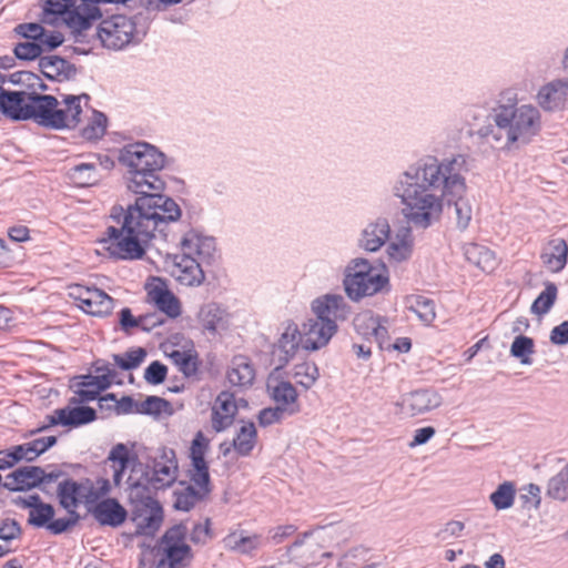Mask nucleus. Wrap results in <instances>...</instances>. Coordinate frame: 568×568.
Here are the masks:
<instances>
[{
    "instance_id": "obj_10",
    "label": "nucleus",
    "mask_w": 568,
    "mask_h": 568,
    "mask_svg": "<svg viewBox=\"0 0 568 568\" xmlns=\"http://www.w3.org/2000/svg\"><path fill=\"white\" fill-rule=\"evenodd\" d=\"M130 499L138 503L131 513V519L136 526L133 536L153 537L163 521L161 504L149 494L139 490H131Z\"/></svg>"
},
{
    "instance_id": "obj_13",
    "label": "nucleus",
    "mask_w": 568,
    "mask_h": 568,
    "mask_svg": "<svg viewBox=\"0 0 568 568\" xmlns=\"http://www.w3.org/2000/svg\"><path fill=\"white\" fill-rule=\"evenodd\" d=\"M312 311L316 318L337 324L338 321H346L351 314V306L339 294H325L312 302Z\"/></svg>"
},
{
    "instance_id": "obj_34",
    "label": "nucleus",
    "mask_w": 568,
    "mask_h": 568,
    "mask_svg": "<svg viewBox=\"0 0 568 568\" xmlns=\"http://www.w3.org/2000/svg\"><path fill=\"white\" fill-rule=\"evenodd\" d=\"M207 495H204L201 489H196L192 485H185L182 489L174 490L173 493V507L176 510L190 511L197 501L203 500Z\"/></svg>"
},
{
    "instance_id": "obj_14",
    "label": "nucleus",
    "mask_w": 568,
    "mask_h": 568,
    "mask_svg": "<svg viewBox=\"0 0 568 568\" xmlns=\"http://www.w3.org/2000/svg\"><path fill=\"white\" fill-rule=\"evenodd\" d=\"M539 106L547 112L568 108V78L555 79L544 84L537 93Z\"/></svg>"
},
{
    "instance_id": "obj_47",
    "label": "nucleus",
    "mask_w": 568,
    "mask_h": 568,
    "mask_svg": "<svg viewBox=\"0 0 568 568\" xmlns=\"http://www.w3.org/2000/svg\"><path fill=\"white\" fill-rule=\"evenodd\" d=\"M170 402L159 396H148L136 406V414L141 415H160Z\"/></svg>"
},
{
    "instance_id": "obj_22",
    "label": "nucleus",
    "mask_w": 568,
    "mask_h": 568,
    "mask_svg": "<svg viewBox=\"0 0 568 568\" xmlns=\"http://www.w3.org/2000/svg\"><path fill=\"white\" fill-rule=\"evenodd\" d=\"M403 403L410 415L416 416L440 406L442 397L432 388H420L408 393Z\"/></svg>"
},
{
    "instance_id": "obj_5",
    "label": "nucleus",
    "mask_w": 568,
    "mask_h": 568,
    "mask_svg": "<svg viewBox=\"0 0 568 568\" xmlns=\"http://www.w3.org/2000/svg\"><path fill=\"white\" fill-rule=\"evenodd\" d=\"M181 254L172 256L173 270L171 274L182 285H201L205 278L202 264L210 265L215 258V239L190 230L181 240Z\"/></svg>"
},
{
    "instance_id": "obj_33",
    "label": "nucleus",
    "mask_w": 568,
    "mask_h": 568,
    "mask_svg": "<svg viewBox=\"0 0 568 568\" xmlns=\"http://www.w3.org/2000/svg\"><path fill=\"white\" fill-rule=\"evenodd\" d=\"M544 286V291L539 293L530 306V312L538 316L549 313L558 296V287L554 282L546 281Z\"/></svg>"
},
{
    "instance_id": "obj_60",
    "label": "nucleus",
    "mask_w": 568,
    "mask_h": 568,
    "mask_svg": "<svg viewBox=\"0 0 568 568\" xmlns=\"http://www.w3.org/2000/svg\"><path fill=\"white\" fill-rule=\"evenodd\" d=\"M119 324L121 329L128 334L131 329L139 327V317L133 316L132 311L129 307H123L119 313Z\"/></svg>"
},
{
    "instance_id": "obj_4",
    "label": "nucleus",
    "mask_w": 568,
    "mask_h": 568,
    "mask_svg": "<svg viewBox=\"0 0 568 568\" xmlns=\"http://www.w3.org/2000/svg\"><path fill=\"white\" fill-rule=\"evenodd\" d=\"M4 94L7 103H1L0 108H2V114L10 120H32L52 130L69 129L67 111L59 108V101L54 95L27 91Z\"/></svg>"
},
{
    "instance_id": "obj_44",
    "label": "nucleus",
    "mask_w": 568,
    "mask_h": 568,
    "mask_svg": "<svg viewBox=\"0 0 568 568\" xmlns=\"http://www.w3.org/2000/svg\"><path fill=\"white\" fill-rule=\"evenodd\" d=\"M320 377V371L315 363L304 362L294 366V378L304 388H311Z\"/></svg>"
},
{
    "instance_id": "obj_25",
    "label": "nucleus",
    "mask_w": 568,
    "mask_h": 568,
    "mask_svg": "<svg viewBox=\"0 0 568 568\" xmlns=\"http://www.w3.org/2000/svg\"><path fill=\"white\" fill-rule=\"evenodd\" d=\"M67 176L79 187H88L102 180V175L98 172L95 162L75 164L68 170Z\"/></svg>"
},
{
    "instance_id": "obj_36",
    "label": "nucleus",
    "mask_w": 568,
    "mask_h": 568,
    "mask_svg": "<svg viewBox=\"0 0 568 568\" xmlns=\"http://www.w3.org/2000/svg\"><path fill=\"white\" fill-rule=\"evenodd\" d=\"M191 480L201 489V491L204 493V495H210L212 491V484L207 462L205 458L191 459Z\"/></svg>"
},
{
    "instance_id": "obj_12",
    "label": "nucleus",
    "mask_w": 568,
    "mask_h": 568,
    "mask_svg": "<svg viewBox=\"0 0 568 568\" xmlns=\"http://www.w3.org/2000/svg\"><path fill=\"white\" fill-rule=\"evenodd\" d=\"M337 324L326 322L318 318H308L302 324L301 337L302 347L306 351H317L329 342L333 335L337 332Z\"/></svg>"
},
{
    "instance_id": "obj_54",
    "label": "nucleus",
    "mask_w": 568,
    "mask_h": 568,
    "mask_svg": "<svg viewBox=\"0 0 568 568\" xmlns=\"http://www.w3.org/2000/svg\"><path fill=\"white\" fill-rule=\"evenodd\" d=\"M14 31L26 39L39 41L43 37L44 28L40 23L29 22L18 24Z\"/></svg>"
},
{
    "instance_id": "obj_50",
    "label": "nucleus",
    "mask_w": 568,
    "mask_h": 568,
    "mask_svg": "<svg viewBox=\"0 0 568 568\" xmlns=\"http://www.w3.org/2000/svg\"><path fill=\"white\" fill-rule=\"evenodd\" d=\"M214 537L211 528V519L206 518L204 524L197 523L190 532V540L194 545H205Z\"/></svg>"
},
{
    "instance_id": "obj_3",
    "label": "nucleus",
    "mask_w": 568,
    "mask_h": 568,
    "mask_svg": "<svg viewBox=\"0 0 568 568\" xmlns=\"http://www.w3.org/2000/svg\"><path fill=\"white\" fill-rule=\"evenodd\" d=\"M477 136L491 146L511 151L529 144L541 130V116L536 106L518 104L515 93L505 92L487 115Z\"/></svg>"
},
{
    "instance_id": "obj_41",
    "label": "nucleus",
    "mask_w": 568,
    "mask_h": 568,
    "mask_svg": "<svg viewBox=\"0 0 568 568\" xmlns=\"http://www.w3.org/2000/svg\"><path fill=\"white\" fill-rule=\"evenodd\" d=\"M148 353L143 347L130 348L123 354H113L114 364L122 371H133L145 359Z\"/></svg>"
},
{
    "instance_id": "obj_15",
    "label": "nucleus",
    "mask_w": 568,
    "mask_h": 568,
    "mask_svg": "<svg viewBox=\"0 0 568 568\" xmlns=\"http://www.w3.org/2000/svg\"><path fill=\"white\" fill-rule=\"evenodd\" d=\"M302 347L301 332L294 322L287 324L273 349V359L277 363L275 369L285 367Z\"/></svg>"
},
{
    "instance_id": "obj_9",
    "label": "nucleus",
    "mask_w": 568,
    "mask_h": 568,
    "mask_svg": "<svg viewBox=\"0 0 568 568\" xmlns=\"http://www.w3.org/2000/svg\"><path fill=\"white\" fill-rule=\"evenodd\" d=\"M187 531L186 525L180 521L168 528L158 540V548L169 568H189L191 566L194 552L186 544Z\"/></svg>"
},
{
    "instance_id": "obj_46",
    "label": "nucleus",
    "mask_w": 568,
    "mask_h": 568,
    "mask_svg": "<svg viewBox=\"0 0 568 568\" xmlns=\"http://www.w3.org/2000/svg\"><path fill=\"white\" fill-rule=\"evenodd\" d=\"M14 58L21 61H33L42 58V47L39 41L19 42L13 49Z\"/></svg>"
},
{
    "instance_id": "obj_55",
    "label": "nucleus",
    "mask_w": 568,
    "mask_h": 568,
    "mask_svg": "<svg viewBox=\"0 0 568 568\" xmlns=\"http://www.w3.org/2000/svg\"><path fill=\"white\" fill-rule=\"evenodd\" d=\"M261 546V537L258 535L240 537L234 541L232 548L241 554L250 555Z\"/></svg>"
},
{
    "instance_id": "obj_32",
    "label": "nucleus",
    "mask_w": 568,
    "mask_h": 568,
    "mask_svg": "<svg viewBox=\"0 0 568 568\" xmlns=\"http://www.w3.org/2000/svg\"><path fill=\"white\" fill-rule=\"evenodd\" d=\"M55 516L53 505L44 503L41 497L37 498V503L29 510L28 525L33 528H48L50 520Z\"/></svg>"
},
{
    "instance_id": "obj_45",
    "label": "nucleus",
    "mask_w": 568,
    "mask_h": 568,
    "mask_svg": "<svg viewBox=\"0 0 568 568\" xmlns=\"http://www.w3.org/2000/svg\"><path fill=\"white\" fill-rule=\"evenodd\" d=\"M62 468L78 469V468H82V465L81 464L62 463L60 465V467H57L54 465H49L47 468H43L40 466L41 486H44V484L55 483L60 478L64 479L67 477H70L69 473L63 470Z\"/></svg>"
},
{
    "instance_id": "obj_63",
    "label": "nucleus",
    "mask_w": 568,
    "mask_h": 568,
    "mask_svg": "<svg viewBox=\"0 0 568 568\" xmlns=\"http://www.w3.org/2000/svg\"><path fill=\"white\" fill-rule=\"evenodd\" d=\"M465 529V524L459 520H450L437 532V537L446 540L449 537H459Z\"/></svg>"
},
{
    "instance_id": "obj_31",
    "label": "nucleus",
    "mask_w": 568,
    "mask_h": 568,
    "mask_svg": "<svg viewBox=\"0 0 568 568\" xmlns=\"http://www.w3.org/2000/svg\"><path fill=\"white\" fill-rule=\"evenodd\" d=\"M257 432L253 422L244 423L236 437L233 439V448L240 456H248L255 447Z\"/></svg>"
},
{
    "instance_id": "obj_57",
    "label": "nucleus",
    "mask_w": 568,
    "mask_h": 568,
    "mask_svg": "<svg viewBox=\"0 0 568 568\" xmlns=\"http://www.w3.org/2000/svg\"><path fill=\"white\" fill-rule=\"evenodd\" d=\"M8 81L14 85H24L31 91L34 81H40V77L31 71H17L8 75Z\"/></svg>"
},
{
    "instance_id": "obj_28",
    "label": "nucleus",
    "mask_w": 568,
    "mask_h": 568,
    "mask_svg": "<svg viewBox=\"0 0 568 568\" xmlns=\"http://www.w3.org/2000/svg\"><path fill=\"white\" fill-rule=\"evenodd\" d=\"M466 258L484 272H491L496 265L495 253L479 244H469L465 250Z\"/></svg>"
},
{
    "instance_id": "obj_43",
    "label": "nucleus",
    "mask_w": 568,
    "mask_h": 568,
    "mask_svg": "<svg viewBox=\"0 0 568 568\" xmlns=\"http://www.w3.org/2000/svg\"><path fill=\"white\" fill-rule=\"evenodd\" d=\"M300 412V407H284L276 405L275 407H266L260 410L257 419L262 427L280 423L286 415L292 416Z\"/></svg>"
},
{
    "instance_id": "obj_37",
    "label": "nucleus",
    "mask_w": 568,
    "mask_h": 568,
    "mask_svg": "<svg viewBox=\"0 0 568 568\" xmlns=\"http://www.w3.org/2000/svg\"><path fill=\"white\" fill-rule=\"evenodd\" d=\"M516 497V486L513 481H504L489 496L490 503L497 510L513 507Z\"/></svg>"
},
{
    "instance_id": "obj_58",
    "label": "nucleus",
    "mask_w": 568,
    "mask_h": 568,
    "mask_svg": "<svg viewBox=\"0 0 568 568\" xmlns=\"http://www.w3.org/2000/svg\"><path fill=\"white\" fill-rule=\"evenodd\" d=\"M108 459L118 463L119 466L129 467L131 457L128 447L119 443L109 453Z\"/></svg>"
},
{
    "instance_id": "obj_2",
    "label": "nucleus",
    "mask_w": 568,
    "mask_h": 568,
    "mask_svg": "<svg viewBox=\"0 0 568 568\" xmlns=\"http://www.w3.org/2000/svg\"><path fill=\"white\" fill-rule=\"evenodd\" d=\"M467 159L463 154L439 161L435 156L419 159L399 173L392 193L399 199L402 215L417 230H426L439 222L445 203L454 205L457 227L466 230L473 210L465 199Z\"/></svg>"
},
{
    "instance_id": "obj_11",
    "label": "nucleus",
    "mask_w": 568,
    "mask_h": 568,
    "mask_svg": "<svg viewBox=\"0 0 568 568\" xmlns=\"http://www.w3.org/2000/svg\"><path fill=\"white\" fill-rule=\"evenodd\" d=\"M70 296L79 302V307L84 313L92 316H108L114 307V300L98 287L75 284L71 287Z\"/></svg>"
},
{
    "instance_id": "obj_20",
    "label": "nucleus",
    "mask_w": 568,
    "mask_h": 568,
    "mask_svg": "<svg viewBox=\"0 0 568 568\" xmlns=\"http://www.w3.org/2000/svg\"><path fill=\"white\" fill-rule=\"evenodd\" d=\"M237 413V405L234 395L227 390L221 392L212 408V426L215 432L221 433L233 424Z\"/></svg>"
},
{
    "instance_id": "obj_64",
    "label": "nucleus",
    "mask_w": 568,
    "mask_h": 568,
    "mask_svg": "<svg viewBox=\"0 0 568 568\" xmlns=\"http://www.w3.org/2000/svg\"><path fill=\"white\" fill-rule=\"evenodd\" d=\"M77 397L69 399L70 405H80L99 398L100 393L95 388H81L75 390Z\"/></svg>"
},
{
    "instance_id": "obj_51",
    "label": "nucleus",
    "mask_w": 568,
    "mask_h": 568,
    "mask_svg": "<svg viewBox=\"0 0 568 568\" xmlns=\"http://www.w3.org/2000/svg\"><path fill=\"white\" fill-rule=\"evenodd\" d=\"M22 528L14 518H2L0 520V540L6 542L20 538Z\"/></svg>"
},
{
    "instance_id": "obj_56",
    "label": "nucleus",
    "mask_w": 568,
    "mask_h": 568,
    "mask_svg": "<svg viewBox=\"0 0 568 568\" xmlns=\"http://www.w3.org/2000/svg\"><path fill=\"white\" fill-rule=\"evenodd\" d=\"M209 445V439L203 435L202 432H197L191 444L190 459L205 458Z\"/></svg>"
},
{
    "instance_id": "obj_18",
    "label": "nucleus",
    "mask_w": 568,
    "mask_h": 568,
    "mask_svg": "<svg viewBox=\"0 0 568 568\" xmlns=\"http://www.w3.org/2000/svg\"><path fill=\"white\" fill-rule=\"evenodd\" d=\"M41 487L40 466L18 467L6 476L3 488L12 493H26Z\"/></svg>"
},
{
    "instance_id": "obj_26",
    "label": "nucleus",
    "mask_w": 568,
    "mask_h": 568,
    "mask_svg": "<svg viewBox=\"0 0 568 568\" xmlns=\"http://www.w3.org/2000/svg\"><path fill=\"white\" fill-rule=\"evenodd\" d=\"M61 412L64 413V427L70 429L91 424L98 418L94 408L81 404L73 407L69 404Z\"/></svg>"
},
{
    "instance_id": "obj_52",
    "label": "nucleus",
    "mask_w": 568,
    "mask_h": 568,
    "mask_svg": "<svg viewBox=\"0 0 568 568\" xmlns=\"http://www.w3.org/2000/svg\"><path fill=\"white\" fill-rule=\"evenodd\" d=\"M67 105L68 123L69 128H75L80 123V115L82 113L81 97L65 95L63 99Z\"/></svg>"
},
{
    "instance_id": "obj_39",
    "label": "nucleus",
    "mask_w": 568,
    "mask_h": 568,
    "mask_svg": "<svg viewBox=\"0 0 568 568\" xmlns=\"http://www.w3.org/2000/svg\"><path fill=\"white\" fill-rule=\"evenodd\" d=\"M378 321H387L381 315H375L372 311L359 313L355 316L353 324L356 333L367 342H371L374 329Z\"/></svg>"
},
{
    "instance_id": "obj_27",
    "label": "nucleus",
    "mask_w": 568,
    "mask_h": 568,
    "mask_svg": "<svg viewBox=\"0 0 568 568\" xmlns=\"http://www.w3.org/2000/svg\"><path fill=\"white\" fill-rule=\"evenodd\" d=\"M255 369L245 358H234L232 367L227 372V379L233 386L245 387L253 384Z\"/></svg>"
},
{
    "instance_id": "obj_53",
    "label": "nucleus",
    "mask_w": 568,
    "mask_h": 568,
    "mask_svg": "<svg viewBox=\"0 0 568 568\" xmlns=\"http://www.w3.org/2000/svg\"><path fill=\"white\" fill-rule=\"evenodd\" d=\"M64 42V36L60 31H48L44 29L43 37L39 40L43 52H51L62 45Z\"/></svg>"
},
{
    "instance_id": "obj_24",
    "label": "nucleus",
    "mask_w": 568,
    "mask_h": 568,
    "mask_svg": "<svg viewBox=\"0 0 568 568\" xmlns=\"http://www.w3.org/2000/svg\"><path fill=\"white\" fill-rule=\"evenodd\" d=\"M200 322L204 329L216 333L219 329H224L229 323V314L217 303H209L201 307L199 313Z\"/></svg>"
},
{
    "instance_id": "obj_61",
    "label": "nucleus",
    "mask_w": 568,
    "mask_h": 568,
    "mask_svg": "<svg viewBox=\"0 0 568 568\" xmlns=\"http://www.w3.org/2000/svg\"><path fill=\"white\" fill-rule=\"evenodd\" d=\"M140 328L143 332H151L155 327H159L165 323V320L158 313H146L139 316Z\"/></svg>"
},
{
    "instance_id": "obj_6",
    "label": "nucleus",
    "mask_w": 568,
    "mask_h": 568,
    "mask_svg": "<svg viewBox=\"0 0 568 568\" xmlns=\"http://www.w3.org/2000/svg\"><path fill=\"white\" fill-rule=\"evenodd\" d=\"M343 286L352 302L390 291L389 277L364 257L352 258L344 268Z\"/></svg>"
},
{
    "instance_id": "obj_17",
    "label": "nucleus",
    "mask_w": 568,
    "mask_h": 568,
    "mask_svg": "<svg viewBox=\"0 0 568 568\" xmlns=\"http://www.w3.org/2000/svg\"><path fill=\"white\" fill-rule=\"evenodd\" d=\"M38 67L43 77L50 81H70L78 73L75 64L57 54H48L40 58Z\"/></svg>"
},
{
    "instance_id": "obj_1",
    "label": "nucleus",
    "mask_w": 568,
    "mask_h": 568,
    "mask_svg": "<svg viewBox=\"0 0 568 568\" xmlns=\"http://www.w3.org/2000/svg\"><path fill=\"white\" fill-rule=\"evenodd\" d=\"M119 163L126 169V189L134 195L126 206L114 205L110 217L121 224L109 226L105 234L110 241L108 250L120 260H141L152 240L168 241V226L176 222L182 211L179 204L163 194L165 182L160 176L166 155L155 145L138 141L123 145L118 151Z\"/></svg>"
},
{
    "instance_id": "obj_21",
    "label": "nucleus",
    "mask_w": 568,
    "mask_h": 568,
    "mask_svg": "<svg viewBox=\"0 0 568 568\" xmlns=\"http://www.w3.org/2000/svg\"><path fill=\"white\" fill-rule=\"evenodd\" d=\"M390 236V225L387 219L377 217L362 231L359 247L367 252L378 251Z\"/></svg>"
},
{
    "instance_id": "obj_62",
    "label": "nucleus",
    "mask_w": 568,
    "mask_h": 568,
    "mask_svg": "<svg viewBox=\"0 0 568 568\" xmlns=\"http://www.w3.org/2000/svg\"><path fill=\"white\" fill-rule=\"evenodd\" d=\"M549 339L554 345L562 346L568 344V321L561 322L550 331Z\"/></svg>"
},
{
    "instance_id": "obj_30",
    "label": "nucleus",
    "mask_w": 568,
    "mask_h": 568,
    "mask_svg": "<svg viewBox=\"0 0 568 568\" xmlns=\"http://www.w3.org/2000/svg\"><path fill=\"white\" fill-rule=\"evenodd\" d=\"M75 489L77 486L72 484L69 486L64 484L61 489H57L59 505L61 508L67 510L69 515L67 518L70 520V525L72 527H74L81 519L80 514L77 511V508L80 506V499L74 498Z\"/></svg>"
},
{
    "instance_id": "obj_7",
    "label": "nucleus",
    "mask_w": 568,
    "mask_h": 568,
    "mask_svg": "<svg viewBox=\"0 0 568 568\" xmlns=\"http://www.w3.org/2000/svg\"><path fill=\"white\" fill-rule=\"evenodd\" d=\"M141 17V13L133 17L114 14L110 19L101 21L97 29V37L103 47L113 50H122L129 44H138L146 36V28H138V19Z\"/></svg>"
},
{
    "instance_id": "obj_8",
    "label": "nucleus",
    "mask_w": 568,
    "mask_h": 568,
    "mask_svg": "<svg viewBox=\"0 0 568 568\" xmlns=\"http://www.w3.org/2000/svg\"><path fill=\"white\" fill-rule=\"evenodd\" d=\"M178 469L175 452L172 448L163 447L160 459L154 458L152 466L146 465L144 467L141 478L129 483L130 489L145 494H149L150 489H165L175 481Z\"/></svg>"
},
{
    "instance_id": "obj_48",
    "label": "nucleus",
    "mask_w": 568,
    "mask_h": 568,
    "mask_svg": "<svg viewBox=\"0 0 568 568\" xmlns=\"http://www.w3.org/2000/svg\"><path fill=\"white\" fill-rule=\"evenodd\" d=\"M170 357L180 367V371L186 377H190L196 373L197 362L196 358L193 357L192 355L181 351H173Z\"/></svg>"
},
{
    "instance_id": "obj_19",
    "label": "nucleus",
    "mask_w": 568,
    "mask_h": 568,
    "mask_svg": "<svg viewBox=\"0 0 568 568\" xmlns=\"http://www.w3.org/2000/svg\"><path fill=\"white\" fill-rule=\"evenodd\" d=\"M312 534V531H305L302 537H298L287 549L291 559L295 560L304 568L317 566L322 562V558H331L333 556L329 551H321L322 547L320 544H310L301 554L296 552L304 545L305 539Z\"/></svg>"
},
{
    "instance_id": "obj_49",
    "label": "nucleus",
    "mask_w": 568,
    "mask_h": 568,
    "mask_svg": "<svg viewBox=\"0 0 568 568\" xmlns=\"http://www.w3.org/2000/svg\"><path fill=\"white\" fill-rule=\"evenodd\" d=\"M168 375V367L160 361H153L144 371V379L150 385L162 384Z\"/></svg>"
},
{
    "instance_id": "obj_38",
    "label": "nucleus",
    "mask_w": 568,
    "mask_h": 568,
    "mask_svg": "<svg viewBox=\"0 0 568 568\" xmlns=\"http://www.w3.org/2000/svg\"><path fill=\"white\" fill-rule=\"evenodd\" d=\"M298 393L294 385L287 381L278 382L272 389V398L278 406L300 407L297 404Z\"/></svg>"
},
{
    "instance_id": "obj_16",
    "label": "nucleus",
    "mask_w": 568,
    "mask_h": 568,
    "mask_svg": "<svg viewBox=\"0 0 568 568\" xmlns=\"http://www.w3.org/2000/svg\"><path fill=\"white\" fill-rule=\"evenodd\" d=\"M89 513L100 526L118 528L128 519V510L115 498H105L89 507Z\"/></svg>"
},
{
    "instance_id": "obj_35",
    "label": "nucleus",
    "mask_w": 568,
    "mask_h": 568,
    "mask_svg": "<svg viewBox=\"0 0 568 568\" xmlns=\"http://www.w3.org/2000/svg\"><path fill=\"white\" fill-rule=\"evenodd\" d=\"M407 308L415 313L423 323L430 324L435 320L436 313L433 300L422 295H412L407 297Z\"/></svg>"
},
{
    "instance_id": "obj_40",
    "label": "nucleus",
    "mask_w": 568,
    "mask_h": 568,
    "mask_svg": "<svg viewBox=\"0 0 568 568\" xmlns=\"http://www.w3.org/2000/svg\"><path fill=\"white\" fill-rule=\"evenodd\" d=\"M534 353L535 342L531 337L520 334L514 338L510 346V355L519 359L523 365H531L532 359L530 355Z\"/></svg>"
},
{
    "instance_id": "obj_59",
    "label": "nucleus",
    "mask_w": 568,
    "mask_h": 568,
    "mask_svg": "<svg viewBox=\"0 0 568 568\" xmlns=\"http://www.w3.org/2000/svg\"><path fill=\"white\" fill-rule=\"evenodd\" d=\"M58 425L64 427V413L61 412V408L55 409L52 415H47L45 424L39 426L36 429L30 430L29 436H33L36 434L45 432L50 427L58 426Z\"/></svg>"
},
{
    "instance_id": "obj_23",
    "label": "nucleus",
    "mask_w": 568,
    "mask_h": 568,
    "mask_svg": "<svg viewBox=\"0 0 568 568\" xmlns=\"http://www.w3.org/2000/svg\"><path fill=\"white\" fill-rule=\"evenodd\" d=\"M148 296L156 308L170 318L181 315V303L179 298L164 285H155L148 293Z\"/></svg>"
},
{
    "instance_id": "obj_42",
    "label": "nucleus",
    "mask_w": 568,
    "mask_h": 568,
    "mask_svg": "<svg viewBox=\"0 0 568 568\" xmlns=\"http://www.w3.org/2000/svg\"><path fill=\"white\" fill-rule=\"evenodd\" d=\"M547 495L560 501L568 499V464L549 479Z\"/></svg>"
},
{
    "instance_id": "obj_29",
    "label": "nucleus",
    "mask_w": 568,
    "mask_h": 568,
    "mask_svg": "<svg viewBox=\"0 0 568 568\" xmlns=\"http://www.w3.org/2000/svg\"><path fill=\"white\" fill-rule=\"evenodd\" d=\"M550 253L542 255L544 263L551 272H560L565 268L568 257V245L564 239H555L549 243Z\"/></svg>"
}]
</instances>
